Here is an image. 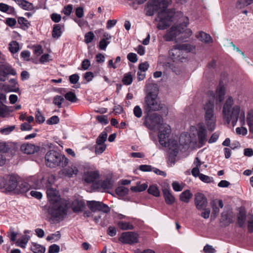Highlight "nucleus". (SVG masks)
Wrapping results in <instances>:
<instances>
[{
  "label": "nucleus",
  "mask_w": 253,
  "mask_h": 253,
  "mask_svg": "<svg viewBox=\"0 0 253 253\" xmlns=\"http://www.w3.org/2000/svg\"><path fill=\"white\" fill-rule=\"evenodd\" d=\"M225 93L224 87L223 86H219L214 93H210L213 101L209 100L203 106L205 124L210 131H213L215 129L216 122L213 101L219 103L222 102L224 99Z\"/></svg>",
  "instance_id": "3"
},
{
  "label": "nucleus",
  "mask_w": 253,
  "mask_h": 253,
  "mask_svg": "<svg viewBox=\"0 0 253 253\" xmlns=\"http://www.w3.org/2000/svg\"><path fill=\"white\" fill-rule=\"evenodd\" d=\"M181 25H178L176 26H172L170 30L167 32V34L164 36V38L166 41H172L180 33L184 31V28L181 29Z\"/></svg>",
  "instance_id": "12"
},
{
  "label": "nucleus",
  "mask_w": 253,
  "mask_h": 253,
  "mask_svg": "<svg viewBox=\"0 0 253 253\" xmlns=\"http://www.w3.org/2000/svg\"><path fill=\"white\" fill-rule=\"evenodd\" d=\"M28 181L32 184L35 188H40L43 186V175L42 174H38L31 176L28 178Z\"/></svg>",
  "instance_id": "18"
},
{
  "label": "nucleus",
  "mask_w": 253,
  "mask_h": 253,
  "mask_svg": "<svg viewBox=\"0 0 253 253\" xmlns=\"http://www.w3.org/2000/svg\"><path fill=\"white\" fill-rule=\"evenodd\" d=\"M62 31L61 26L59 24L55 25L52 31V37L55 39H58L61 36Z\"/></svg>",
  "instance_id": "36"
},
{
  "label": "nucleus",
  "mask_w": 253,
  "mask_h": 253,
  "mask_svg": "<svg viewBox=\"0 0 253 253\" xmlns=\"http://www.w3.org/2000/svg\"><path fill=\"white\" fill-rule=\"evenodd\" d=\"M86 205L90 210L92 212H95L98 211L107 213L110 211V208L106 204H105L101 202L87 201Z\"/></svg>",
  "instance_id": "11"
},
{
  "label": "nucleus",
  "mask_w": 253,
  "mask_h": 253,
  "mask_svg": "<svg viewBox=\"0 0 253 253\" xmlns=\"http://www.w3.org/2000/svg\"><path fill=\"white\" fill-rule=\"evenodd\" d=\"M119 240L125 244H132L138 242V235L131 232H125L122 234Z\"/></svg>",
  "instance_id": "13"
},
{
  "label": "nucleus",
  "mask_w": 253,
  "mask_h": 253,
  "mask_svg": "<svg viewBox=\"0 0 253 253\" xmlns=\"http://www.w3.org/2000/svg\"><path fill=\"white\" fill-rule=\"evenodd\" d=\"M248 5V3L247 0H238L236 4L237 8L239 9L244 8Z\"/></svg>",
  "instance_id": "57"
},
{
  "label": "nucleus",
  "mask_w": 253,
  "mask_h": 253,
  "mask_svg": "<svg viewBox=\"0 0 253 253\" xmlns=\"http://www.w3.org/2000/svg\"><path fill=\"white\" fill-rule=\"evenodd\" d=\"M90 66V61L87 59H84L82 62V67L84 70H87Z\"/></svg>",
  "instance_id": "64"
},
{
  "label": "nucleus",
  "mask_w": 253,
  "mask_h": 253,
  "mask_svg": "<svg viewBox=\"0 0 253 253\" xmlns=\"http://www.w3.org/2000/svg\"><path fill=\"white\" fill-rule=\"evenodd\" d=\"M70 206L74 212H79L82 211L84 210L85 207V204L83 201L79 200H75L71 205L69 201H64V209Z\"/></svg>",
  "instance_id": "14"
},
{
  "label": "nucleus",
  "mask_w": 253,
  "mask_h": 253,
  "mask_svg": "<svg viewBox=\"0 0 253 253\" xmlns=\"http://www.w3.org/2000/svg\"><path fill=\"white\" fill-rule=\"evenodd\" d=\"M144 101L143 108L145 112L159 111L164 107L158 96L152 92H149L146 95Z\"/></svg>",
  "instance_id": "5"
},
{
  "label": "nucleus",
  "mask_w": 253,
  "mask_h": 253,
  "mask_svg": "<svg viewBox=\"0 0 253 253\" xmlns=\"http://www.w3.org/2000/svg\"><path fill=\"white\" fill-rule=\"evenodd\" d=\"M190 51V45L187 44H178L175 46L169 51V57L173 61L183 62L185 58L184 52Z\"/></svg>",
  "instance_id": "6"
},
{
  "label": "nucleus",
  "mask_w": 253,
  "mask_h": 253,
  "mask_svg": "<svg viewBox=\"0 0 253 253\" xmlns=\"http://www.w3.org/2000/svg\"><path fill=\"white\" fill-rule=\"evenodd\" d=\"M172 186L175 191H181L183 188V186L176 181H174L172 183Z\"/></svg>",
  "instance_id": "61"
},
{
  "label": "nucleus",
  "mask_w": 253,
  "mask_h": 253,
  "mask_svg": "<svg viewBox=\"0 0 253 253\" xmlns=\"http://www.w3.org/2000/svg\"><path fill=\"white\" fill-rule=\"evenodd\" d=\"M21 150L24 153L31 154L37 152L39 147L32 144L26 143L21 145Z\"/></svg>",
  "instance_id": "19"
},
{
  "label": "nucleus",
  "mask_w": 253,
  "mask_h": 253,
  "mask_svg": "<svg viewBox=\"0 0 253 253\" xmlns=\"http://www.w3.org/2000/svg\"><path fill=\"white\" fill-rule=\"evenodd\" d=\"M31 188V186L29 183L27 182H21L19 184L17 183V187L15 192L23 193L27 192Z\"/></svg>",
  "instance_id": "24"
},
{
  "label": "nucleus",
  "mask_w": 253,
  "mask_h": 253,
  "mask_svg": "<svg viewBox=\"0 0 253 253\" xmlns=\"http://www.w3.org/2000/svg\"><path fill=\"white\" fill-rule=\"evenodd\" d=\"M12 107H9L5 105H3L0 108V117L4 118L9 116L10 112L13 111V109L10 110Z\"/></svg>",
  "instance_id": "31"
},
{
  "label": "nucleus",
  "mask_w": 253,
  "mask_h": 253,
  "mask_svg": "<svg viewBox=\"0 0 253 253\" xmlns=\"http://www.w3.org/2000/svg\"><path fill=\"white\" fill-rule=\"evenodd\" d=\"M18 22L23 29L28 28L30 23L24 17H20L18 19Z\"/></svg>",
  "instance_id": "40"
},
{
  "label": "nucleus",
  "mask_w": 253,
  "mask_h": 253,
  "mask_svg": "<svg viewBox=\"0 0 253 253\" xmlns=\"http://www.w3.org/2000/svg\"><path fill=\"white\" fill-rule=\"evenodd\" d=\"M118 225L119 228L123 230L131 229L133 228L132 225L126 222L120 221Z\"/></svg>",
  "instance_id": "43"
},
{
  "label": "nucleus",
  "mask_w": 253,
  "mask_h": 253,
  "mask_svg": "<svg viewBox=\"0 0 253 253\" xmlns=\"http://www.w3.org/2000/svg\"><path fill=\"white\" fill-rule=\"evenodd\" d=\"M99 177V173L97 170L86 171L83 176V180L88 184L93 183Z\"/></svg>",
  "instance_id": "15"
},
{
  "label": "nucleus",
  "mask_w": 253,
  "mask_h": 253,
  "mask_svg": "<svg viewBox=\"0 0 253 253\" xmlns=\"http://www.w3.org/2000/svg\"><path fill=\"white\" fill-rule=\"evenodd\" d=\"M171 0H150L145 8L146 14L152 16L155 11H158L155 21L158 22L157 27L164 30L170 25L172 17L170 15L167 7L171 3Z\"/></svg>",
  "instance_id": "1"
},
{
  "label": "nucleus",
  "mask_w": 253,
  "mask_h": 253,
  "mask_svg": "<svg viewBox=\"0 0 253 253\" xmlns=\"http://www.w3.org/2000/svg\"><path fill=\"white\" fill-rule=\"evenodd\" d=\"M61 237L60 234L59 232H56L55 233L52 234L49 236H48L46 240L47 241H52L53 242H55L60 239Z\"/></svg>",
  "instance_id": "47"
},
{
  "label": "nucleus",
  "mask_w": 253,
  "mask_h": 253,
  "mask_svg": "<svg viewBox=\"0 0 253 253\" xmlns=\"http://www.w3.org/2000/svg\"><path fill=\"white\" fill-rule=\"evenodd\" d=\"M133 112L134 115L138 118H140L142 115V109L138 105L134 107Z\"/></svg>",
  "instance_id": "53"
},
{
  "label": "nucleus",
  "mask_w": 253,
  "mask_h": 253,
  "mask_svg": "<svg viewBox=\"0 0 253 253\" xmlns=\"http://www.w3.org/2000/svg\"><path fill=\"white\" fill-rule=\"evenodd\" d=\"M147 185L146 183H143L140 185H136L135 186H132L130 189L134 192H142L146 190L147 188Z\"/></svg>",
  "instance_id": "39"
},
{
  "label": "nucleus",
  "mask_w": 253,
  "mask_h": 253,
  "mask_svg": "<svg viewBox=\"0 0 253 253\" xmlns=\"http://www.w3.org/2000/svg\"><path fill=\"white\" fill-rule=\"evenodd\" d=\"M64 97L67 100L71 103H76L78 101L76 94L72 91L67 92L64 94Z\"/></svg>",
  "instance_id": "33"
},
{
  "label": "nucleus",
  "mask_w": 253,
  "mask_h": 253,
  "mask_svg": "<svg viewBox=\"0 0 253 253\" xmlns=\"http://www.w3.org/2000/svg\"><path fill=\"white\" fill-rule=\"evenodd\" d=\"M106 149V144H96L95 147V153L97 155L102 154Z\"/></svg>",
  "instance_id": "44"
},
{
  "label": "nucleus",
  "mask_w": 253,
  "mask_h": 253,
  "mask_svg": "<svg viewBox=\"0 0 253 253\" xmlns=\"http://www.w3.org/2000/svg\"><path fill=\"white\" fill-rule=\"evenodd\" d=\"M78 172V169L75 166L64 169V175L69 177H71L73 175H77Z\"/></svg>",
  "instance_id": "32"
},
{
  "label": "nucleus",
  "mask_w": 253,
  "mask_h": 253,
  "mask_svg": "<svg viewBox=\"0 0 253 253\" xmlns=\"http://www.w3.org/2000/svg\"><path fill=\"white\" fill-rule=\"evenodd\" d=\"M191 137L189 134L186 132L182 133L179 137V142L182 145H189L191 143Z\"/></svg>",
  "instance_id": "26"
},
{
  "label": "nucleus",
  "mask_w": 253,
  "mask_h": 253,
  "mask_svg": "<svg viewBox=\"0 0 253 253\" xmlns=\"http://www.w3.org/2000/svg\"><path fill=\"white\" fill-rule=\"evenodd\" d=\"M163 192L166 203L169 205L172 204L175 201V198L170 191L167 189H164Z\"/></svg>",
  "instance_id": "25"
},
{
  "label": "nucleus",
  "mask_w": 253,
  "mask_h": 253,
  "mask_svg": "<svg viewBox=\"0 0 253 253\" xmlns=\"http://www.w3.org/2000/svg\"><path fill=\"white\" fill-rule=\"evenodd\" d=\"M195 197V204L198 210H202V209L207 207V199L203 194L197 193Z\"/></svg>",
  "instance_id": "16"
},
{
  "label": "nucleus",
  "mask_w": 253,
  "mask_h": 253,
  "mask_svg": "<svg viewBox=\"0 0 253 253\" xmlns=\"http://www.w3.org/2000/svg\"><path fill=\"white\" fill-rule=\"evenodd\" d=\"M128 60L132 63H135L137 61V55L134 53H129L127 55Z\"/></svg>",
  "instance_id": "58"
},
{
  "label": "nucleus",
  "mask_w": 253,
  "mask_h": 253,
  "mask_svg": "<svg viewBox=\"0 0 253 253\" xmlns=\"http://www.w3.org/2000/svg\"><path fill=\"white\" fill-rule=\"evenodd\" d=\"M247 121L250 130L251 131H253V111H251L249 112L247 116Z\"/></svg>",
  "instance_id": "42"
},
{
  "label": "nucleus",
  "mask_w": 253,
  "mask_h": 253,
  "mask_svg": "<svg viewBox=\"0 0 253 253\" xmlns=\"http://www.w3.org/2000/svg\"><path fill=\"white\" fill-rule=\"evenodd\" d=\"M100 185L104 190L111 189L113 187L114 181L111 179L107 178L102 181Z\"/></svg>",
  "instance_id": "30"
},
{
  "label": "nucleus",
  "mask_w": 253,
  "mask_h": 253,
  "mask_svg": "<svg viewBox=\"0 0 253 253\" xmlns=\"http://www.w3.org/2000/svg\"><path fill=\"white\" fill-rule=\"evenodd\" d=\"M60 248L59 247L56 245L53 244L51 245L48 250V253H58L59 252Z\"/></svg>",
  "instance_id": "55"
},
{
  "label": "nucleus",
  "mask_w": 253,
  "mask_h": 253,
  "mask_svg": "<svg viewBox=\"0 0 253 253\" xmlns=\"http://www.w3.org/2000/svg\"><path fill=\"white\" fill-rule=\"evenodd\" d=\"M96 118L98 122L102 124L107 125L108 123V118L106 116H97Z\"/></svg>",
  "instance_id": "60"
},
{
  "label": "nucleus",
  "mask_w": 253,
  "mask_h": 253,
  "mask_svg": "<svg viewBox=\"0 0 253 253\" xmlns=\"http://www.w3.org/2000/svg\"><path fill=\"white\" fill-rule=\"evenodd\" d=\"M63 98L61 96L57 95L54 97L53 102L59 107H61Z\"/></svg>",
  "instance_id": "59"
},
{
  "label": "nucleus",
  "mask_w": 253,
  "mask_h": 253,
  "mask_svg": "<svg viewBox=\"0 0 253 253\" xmlns=\"http://www.w3.org/2000/svg\"><path fill=\"white\" fill-rule=\"evenodd\" d=\"M29 238L30 237L27 235H25L22 237L20 239H18L17 242L18 246L22 248H25L26 245L29 240Z\"/></svg>",
  "instance_id": "37"
},
{
  "label": "nucleus",
  "mask_w": 253,
  "mask_h": 253,
  "mask_svg": "<svg viewBox=\"0 0 253 253\" xmlns=\"http://www.w3.org/2000/svg\"><path fill=\"white\" fill-rule=\"evenodd\" d=\"M36 119L37 121L40 124L43 123L45 121L44 117L39 111H38L36 112Z\"/></svg>",
  "instance_id": "56"
},
{
  "label": "nucleus",
  "mask_w": 253,
  "mask_h": 253,
  "mask_svg": "<svg viewBox=\"0 0 253 253\" xmlns=\"http://www.w3.org/2000/svg\"><path fill=\"white\" fill-rule=\"evenodd\" d=\"M54 176H48L46 183H44L47 187L46 194L49 204L48 209V213L54 220L59 221L63 217V200L61 198L59 191L49 186L53 182Z\"/></svg>",
  "instance_id": "2"
},
{
  "label": "nucleus",
  "mask_w": 253,
  "mask_h": 253,
  "mask_svg": "<svg viewBox=\"0 0 253 253\" xmlns=\"http://www.w3.org/2000/svg\"><path fill=\"white\" fill-rule=\"evenodd\" d=\"M128 189L123 186H120L116 188V192L119 196H124L127 194Z\"/></svg>",
  "instance_id": "41"
},
{
  "label": "nucleus",
  "mask_w": 253,
  "mask_h": 253,
  "mask_svg": "<svg viewBox=\"0 0 253 253\" xmlns=\"http://www.w3.org/2000/svg\"><path fill=\"white\" fill-rule=\"evenodd\" d=\"M199 178L203 182L208 183H211L213 181V179L212 177H210L208 175H205L202 173L200 175Z\"/></svg>",
  "instance_id": "50"
},
{
  "label": "nucleus",
  "mask_w": 253,
  "mask_h": 253,
  "mask_svg": "<svg viewBox=\"0 0 253 253\" xmlns=\"http://www.w3.org/2000/svg\"><path fill=\"white\" fill-rule=\"evenodd\" d=\"M0 68L4 76L5 79L7 75H11L14 76L16 74V72L8 64H4L0 65Z\"/></svg>",
  "instance_id": "20"
},
{
  "label": "nucleus",
  "mask_w": 253,
  "mask_h": 253,
  "mask_svg": "<svg viewBox=\"0 0 253 253\" xmlns=\"http://www.w3.org/2000/svg\"><path fill=\"white\" fill-rule=\"evenodd\" d=\"M31 250L34 253H44L45 252L44 246L36 243H32Z\"/></svg>",
  "instance_id": "27"
},
{
  "label": "nucleus",
  "mask_w": 253,
  "mask_h": 253,
  "mask_svg": "<svg viewBox=\"0 0 253 253\" xmlns=\"http://www.w3.org/2000/svg\"><path fill=\"white\" fill-rule=\"evenodd\" d=\"M9 50L12 53H15L19 50V45L16 41H12L9 44Z\"/></svg>",
  "instance_id": "34"
},
{
  "label": "nucleus",
  "mask_w": 253,
  "mask_h": 253,
  "mask_svg": "<svg viewBox=\"0 0 253 253\" xmlns=\"http://www.w3.org/2000/svg\"><path fill=\"white\" fill-rule=\"evenodd\" d=\"M192 196L193 195L190 192V191L186 190L181 193L180 195V200L182 202L188 203L192 197Z\"/></svg>",
  "instance_id": "29"
},
{
  "label": "nucleus",
  "mask_w": 253,
  "mask_h": 253,
  "mask_svg": "<svg viewBox=\"0 0 253 253\" xmlns=\"http://www.w3.org/2000/svg\"><path fill=\"white\" fill-rule=\"evenodd\" d=\"M15 126H7L0 128V132L4 135H7L12 132L15 128Z\"/></svg>",
  "instance_id": "45"
},
{
  "label": "nucleus",
  "mask_w": 253,
  "mask_h": 253,
  "mask_svg": "<svg viewBox=\"0 0 253 253\" xmlns=\"http://www.w3.org/2000/svg\"><path fill=\"white\" fill-rule=\"evenodd\" d=\"M59 122V119L57 116H53L46 121V124L49 125L57 124Z\"/></svg>",
  "instance_id": "52"
},
{
  "label": "nucleus",
  "mask_w": 253,
  "mask_h": 253,
  "mask_svg": "<svg viewBox=\"0 0 253 253\" xmlns=\"http://www.w3.org/2000/svg\"><path fill=\"white\" fill-rule=\"evenodd\" d=\"M148 192L155 197H159L160 196V191L157 186L155 185L150 186L148 189Z\"/></svg>",
  "instance_id": "38"
},
{
  "label": "nucleus",
  "mask_w": 253,
  "mask_h": 253,
  "mask_svg": "<svg viewBox=\"0 0 253 253\" xmlns=\"http://www.w3.org/2000/svg\"><path fill=\"white\" fill-rule=\"evenodd\" d=\"M234 100L232 97L229 96L224 103L222 109L223 118L225 121L229 124L231 121L233 126H235L238 118L242 125L245 124V114L240 106H233Z\"/></svg>",
  "instance_id": "4"
},
{
  "label": "nucleus",
  "mask_w": 253,
  "mask_h": 253,
  "mask_svg": "<svg viewBox=\"0 0 253 253\" xmlns=\"http://www.w3.org/2000/svg\"><path fill=\"white\" fill-rule=\"evenodd\" d=\"M9 10L10 11H14V9L13 7L10 6L6 4L0 3V11L3 12H8Z\"/></svg>",
  "instance_id": "46"
},
{
  "label": "nucleus",
  "mask_w": 253,
  "mask_h": 253,
  "mask_svg": "<svg viewBox=\"0 0 253 253\" xmlns=\"http://www.w3.org/2000/svg\"><path fill=\"white\" fill-rule=\"evenodd\" d=\"M201 211V216L205 219L209 218L211 213L210 209L206 207L202 209Z\"/></svg>",
  "instance_id": "51"
},
{
  "label": "nucleus",
  "mask_w": 253,
  "mask_h": 253,
  "mask_svg": "<svg viewBox=\"0 0 253 253\" xmlns=\"http://www.w3.org/2000/svg\"><path fill=\"white\" fill-rule=\"evenodd\" d=\"M110 43V41H106V39H102L99 44V47L100 49L105 50L107 46Z\"/></svg>",
  "instance_id": "54"
},
{
  "label": "nucleus",
  "mask_w": 253,
  "mask_h": 253,
  "mask_svg": "<svg viewBox=\"0 0 253 253\" xmlns=\"http://www.w3.org/2000/svg\"><path fill=\"white\" fill-rule=\"evenodd\" d=\"M18 183V176L8 175L6 178H0V188H4L7 192L16 191Z\"/></svg>",
  "instance_id": "7"
},
{
  "label": "nucleus",
  "mask_w": 253,
  "mask_h": 253,
  "mask_svg": "<svg viewBox=\"0 0 253 253\" xmlns=\"http://www.w3.org/2000/svg\"><path fill=\"white\" fill-rule=\"evenodd\" d=\"M171 129L169 125L164 124L160 126L158 137L159 142L161 145L164 147L168 146L171 149L170 144L168 145L169 137L171 133Z\"/></svg>",
  "instance_id": "9"
},
{
  "label": "nucleus",
  "mask_w": 253,
  "mask_h": 253,
  "mask_svg": "<svg viewBox=\"0 0 253 253\" xmlns=\"http://www.w3.org/2000/svg\"><path fill=\"white\" fill-rule=\"evenodd\" d=\"M197 135L199 143L203 146L207 140V131L203 124L198 125Z\"/></svg>",
  "instance_id": "17"
},
{
  "label": "nucleus",
  "mask_w": 253,
  "mask_h": 253,
  "mask_svg": "<svg viewBox=\"0 0 253 253\" xmlns=\"http://www.w3.org/2000/svg\"><path fill=\"white\" fill-rule=\"evenodd\" d=\"M107 137V132L105 131H102L96 139V144H105L104 142L106 141Z\"/></svg>",
  "instance_id": "35"
},
{
  "label": "nucleus",
  "mask_w": 253,
  "mask_h": 253,
  "mask_svg": "<svg viewBox=\"0 0 253 253\" xmlns=\"http://www.w3.org/2000/svg\"><path fill=\"white\" fill-rule=\"evenodd\" d=\"M132 82V77L130 74H126L125 75L123 79V82L125 85H129L131 84Z\"/></svg>",
  "instance_id": "48"
},
{
  "label": "nucleus",
  "mask_w": 253,
  "mask_h": 253,
  "mask_svg": "<svg viewBox=\"0 0 253 253\" xmlns=\"http://www.w3.org/2000/svg\"><path fill=\"white\" fill-rule=\"evenodd\" d=\"M45 160L46 166L49 168H55L60 164L61 156L57 151L50 150L46 153Z\"/></svg>",
  "instance_id": "8"
},
{
  "label": "nucleus",
  "mask_w": 253,
  "mask_h": 253,
  "mask_svg": "<svg viewBox=\"0 0 253 253\" xmlns=\"http://www.w3.org/2000/svg\"><path fill=\"white\" fill-rule=\"evenodd\" d=\"M196 37L201 42L205 43H209L212 42L211 36L207 33L200 31L196 35Z\"/></svg>",
  "instance_id": "22"
},
{
  "label": "nucleus",
  "mask_w": 253,
  "mask_h": 253,
  "mask_svg": "<svg viewBox=\"0 0 253 253\" xmlns=\"http://www.w3.org/2000/svg\"><path fill=\"white\" fill-rule=\"evenodd\" d=\"M94 38V35L92 32H89L85 34L84 36V42L86 43L91 42Z\"/></svg>",
  "instance_id": "49"
},
{
  "label": "nucleus",
  "mask_w": 253,
  "mask_h": 253,
  "mask_svg": "<svg viewBox=\"0 0 253 253\" xmlns=\"http://www.w3.org/2000/svg\"><path fill=\"white\" fill-rule=\"evenodd\" d=\"M79 80V76L77 74H73L69 77L70 83L72 84H76Z\"/></svg>",
  "instance_id": "63"
},
{
  "label": "nucleus",
  "mask_w": 253,
  "mask_h": 253,
  "mask_svg": "<svg viewBox=\"0 0 253 253\" xmlns=\"http://www.w3.org/2000/svg\"><path fill=\"white\" fill-rule=\"evenodd\" d=\"M212 207V213L214 217H216L219 212V208L223 207V203L221 200L213 201L211 203Z\"/></svg>",
  "instance_id": "21"
},
{
  "label": "nucleus",
  "mask_w": 253,
  "mask_h": 253,
  "mask_svg": "<svg viewBox=\"0 0 253 253\" xmlns=\"http://www.w3.org/2000/svg\"><path fill=\"white\" fill-rule=\"evenodd\" d=\"M163 119L161 116L154 113L148 115L145 120V125L150 129L153 130L160 125H163Z\"/></svg>",
  "instance_id": "10"
},
{
  "label": "nucleus",
  "mask_w": 253,
  "mask_h": 253,
  "mask_svg": "<svg viewBox=\"0 0 253 253\" xmlns=\"http://www.w3.org/2000/svg\"><path fill=\"white\" fill-rule=\"evenodd\" d=\"M236 131L238 134H242L243 135H246L248 132L247 129L243 126L237 127Z\"/></svg>",
  "instance_id": "62"
},
{
  "label": "nucleus",
  "mask_w": 253,
  "mask_h": 253,
  "mask_svg": "<svg viewBox=\"0 0 253 253\" xmlns=\"http://www.w3.org/2000/svg\"><path fill=\"white\" fill-rule=\"evenodd\" d=\"M246 220V213L245 211H240L238 215V224L241 227L245 225Z\"/></svg>",
  "instance_id": "28"
},
{
  "label": "nucleus",
  "mask_w": 253,
  "mask_h": 253,
  "mask_svg": "<svg viewBox=\"0 0 253 253\" xmlns=\"http://www.w3.org/2000/svg\"><path fill=\"white\" fill-rule=\"evenodd\" d=\"M15 2L20 7L25 10H33L34 9L33 4L25 0H15Z\"/></svg>",
  "instance_id": "23"
}]
</instances>
